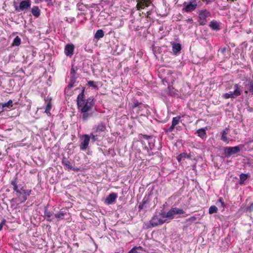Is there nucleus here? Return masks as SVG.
<instances>
[{"label": "nucleus", "mask_w": 253, "mask_h": 253, "mask_svg": "<svg viewBox=\"0 0 253 253\" xmlns=\"http://www.w3.org/2000/svg\"><path fill=\"white\" fill-rule=\"evenodd\" d=\"M211 15V13L207 10H202L199 13V22L201 25H205L208 21V18Z\"/></svg>", "instance_id": "nucleus-6"}, {"label": "nucleus", "mask_w": 253, "mask_h": 253, "mask_svg": "<svg viewBox=\"0 0 253 253\" xmlns=\"http://www.w3.org/2000/svg\"><path fill=\"white\" fill-rule=\"evenodd\" d=\"M209 26L213 30L218 31L220 29L219 24L215 20L211 21Z\"/></svg>", "instance_id": "nucleus-17"}, {"label": "nucleus", "mask_w": 253, "mask_h": 253, "mask_svg": "<svg viewBox=\"0 0 253 253\" xmlns=\"http://www.w3.org/2000/svg\"><path fill=\"white\" fill-rule=\"evenodd\" d=\"M142 106H144V105H143L141 103L139 102L138 101H135L134 102V104L132 106V108H134L137 107H142Z\"/></svg>", "instance_id": "nucleus-34"}, {"label": "nucleus", "mask_w": 253, "mask_h": 253, "mask_svg": "<svg viewBox=\"0 0 253 253\" xmlns=\"http://www.w3.org/2000/svg\"><path fill=\"white\" fill-rule=\"evenodd\" d=\"M11 184L13 187V190L16 192L17 199L20 203H22L25 202L27 200L28 197L31 194V190H26L24 189V187L22 185L18 184L16 178L11 180Z\"/></svg>", "instance_id": "nucleus-2"}, {"label": "nucleus", "mask_w": 253, "mask_h": 253, "mask_svg": "<svg viewBox=\"0 0 253 253\" xmlns=\"http://www.w3.org/2000/svg\"><path fill=\"white\" fill-rule=\"evenodd\" d=\"M233 88L234 90L233 91H232V93L233 96V98H236L241 94L242 89L241 88L240 85L237 84H234Z\"/></svg>", "instance_id": "nucleus-14"}, {"label": "nucleus", "mask_w": 253, "mask_h": 253, "mask_svg": "<svg viewBox=\"0 0 253 253\" xmlns=\"http://www.w3.org/2000/svg\"><path fill=\"white\" fill-rule=\"evenodd\" d=\"M250 90L253 91V82H251L250 85Z\"/></svg>", "instance_id": "nucleus-43"}, {"label": "nucleus", "mask_w": 253, "mask_h": 253, "mask_svg": "<svg viewBox=\"0 0 253 253\" xmlns=\"http://www.w3.org/2000/svg\"><path fill=\"white\" fill-rule=\"evenodd\" d=\"M184 213V211L182 209L173 208L167 212L166 216L169 219H173L174 215L181 214Z\"/></svg>", "instance_id": "nucleus-8"}, {"label": "nucleus", "mask_w": 253, "mask_h": 253, "mask_svg": "<svg viewBox=\"0 0 253 253\" xmlns=\"http://www.w3.org/2000/svg\"><path fill=\"white\" fill-rule=\"evenodd\" d=\"M12 100H9L8 102L4 103L2 104V107L3 108L7 107L8 108H10L12 106Z\"/></svg>", "instance_id": "nucleus-32"}, {"label": "nucleus", "mask_w": 253, "mask_h": 253, "mask_svg": "<svg viewBox=\"0 0 253 253\" xmlns=\"http://www.w3.org/2000/svg\"><path fill=\"white\" fill-rule=\"evenodd\" d=\"M84 91V89H83L78 95L77 102L78 109L82 114V119L85 121L92 115V113H90V111L94 104V101L92 97H89L85 100Z\"/></svg>", "instance_id": "nucleus-1"}, {"label": "nucleus", "mask_w": 253, "mask_h": 253, "mask_svg": "<svg viewBox=\"0 0 253 253\" xmlns=\"http://www.w3.org/2000/svg\"><path fill=\"white\" fill-rule=\"evenodd\" d=\"M180 157H182L183 160L185 159H189L190 158V156L185 153L180 154Z\"/></svg>", "instance_id": "nucleus-36"}, {"label": "nucleus", "mask_w": 253, "mask_h": 253, "mask_svg": "<svg viewBox=\"0 0 253 253\" xmlns=\"http://www.w3.org/2000/svg\"><path fill=\"white\" fill-rule=\"evenodd\" d=\"M196 1L197 0H189V2L188 4L184 2L183 3V5L184 6L183 9L187 12L194 10L197 6Z\"/></svg>", "instance_id": "nucleus-10"}, {"label": "nucleus", "mask_w": 253, "mask_h": 253, "mask_svg": "<svg viewBox=\"0 0 253 253\" xmlns=\"http://www.w3.org/2000/svg\"><path fill=\"white\" fill-rule=\"evenodd\" d=\"M217 205L219 206L220 205L221 206V207H222L223 208H224L225 207V203H224V202L223 201V200L220 198L217 202Z\"/></svg>", "instance_id": "nucleus-35"}, {"label": "nucleus", "mask_w": 253, "mask_h": 253, "mask_svg": "<svg viewBox=\"0 0 253 253\" xmlns=\"http://www.w3.org/2000/svg\"><path fill=\"white\" fill-rule=\"evenodd\" d=\"M47 2L48 5H52L53 3L52 2V0H45Z\"/></svg>", "instance_id": "nucleus-42"}, {"label": "nucleus", "mask_w": 253, "mask_h": 253, "mask_svg": "<svg viewBox=\"0 0 253 253\" xmlns=\"http://www.w3.org/2000/svg\"><path fill=\"white\" fill-rule=\"evenodd\" d=\"M117 194L115 193H112L109 195L105 199V203L110 205L113 203L117 198Z\"/></svg>", "instance_id": "nucleus-16"}, {"label": "nucleus", "mask_w": 253, "mask_h": 253, "mask_svg": "<svg viewBox=\"0 0 253 253\" xmlns=\"http://www.w3.org/2000/svg\"><path fill=\"white\" fill-rule=\"evenodd\" d=\"M219 51L222 53H224V52L226 51V48L225 47L221 48Z\"/></svg>", "instance_id": "nucleus-45"}, {"label": "nucleus", "mask_w": 253, "mask_h": 253, "mask_svg": "<svg viewBox=\"0 0 253 253\" xmlns=\"http://www.w3.org/2000/svg\"><path fill=\"white\" fill-rule=\"evenodd\" d=\"M44 216L46 218V219L48 220V221H51V219H50V217L52 216V213L49 211H48L47 210V209L46 208L44 210Z\"/></svg>", "instance_id": "nucleus-25"}, {"label": "nucleus", "mask_w": 253, "mask_h": 253, "mask_svg": "<svg viewBox=\"0 0 253 253\" xmlns=\"http://www.w3.org/2000/svg\"><path fill=\"white\" fill-rule=\"evenodd\" d=\"M62 164L64 166V168L66 169H70L74 171L76 170V169L72 166L70 162L68 160V159L65 157L62 158Z\"/></svg>", "instance_id": "nucleus-13"}, {"label": "nucleus", "mask_w": 253, "mask_h": 253, "mask_svg": "<svg viewBox=\"0 0 253 253\" xmlns=\"http://www.w3.org/2000/svg\"><path fill=\"white\" fill-rule=\"evenodd\" d=\"M177 160L178 162H180L182 160H183L182 157H180V155L177 156Z\"/></svg>", "instance_id": "nucleus-46"}, {"label": "nucleus", "mask_w": 253, "mask_h": 253, "mask_svg": "<svg viewBox=\"0 0 253 253\" xmlns=\"http://www.w3.org/2000/svg\"><path fill=\"white\" fill-rule=\"evenodd\" d=\"M30 1L27 0H23L20 2L19 7L15 6V8L16 11L19 12L20 11L27 9L28 8L30 7Z\"/></svg>", "instance_id": "nucleus-12"}, {"label": "nucleus", "mask_w": 253, "mask_h": 253, "mask_svg": "<svg viewBox=\"0 0 253 253\" xmlns=\"http://www.w3.org/2000/svg\"><path fill=\"white\" fill-rule=\"evenodd\" d=\"M248 209H249V210L250 211H252L253 210V203H252L251 204H250V205Z\"/></svg>", "instance_id": "nucleus-40"}, {"label": "nucleus", "mask_w": 253, "mask_h": 253, "mask_svg": "<svg viewBox=\"0 0 253 253\" xmlns=\"http://www.w3.org/2000/svg\"><path fill=\"white\" fill-rule=\"evenodd\" d=\"M181 49V46L179 43H175L172 46V50L173 52L177 53L179 52Z\"/></svg>", "instance_id": "nucleus-22"}, {"label": "nucleus", "mask_w": 253, "mask_h": 253, "mask_svg": "<svg viewBox=\"0 0 253 253\" xmlns=\"http://www.w3.org/2000/svg\"><path fill=\"white\" fill-rule=\"evenodd\" d=\"M197 133L201 138H205L206 137V128H201L198 129L197 130Z\"/></svg>", "instance_id": "nucleus-19"}, {"label": "nucleus", "mask_w": 253, "mask_h": 253, "mask_svg": "<svg viewBox=\"0 0 253 253\" xmlns=\"http://www.w3.org/2000/svg\"><path fill=\"white\" fill-rule=\"evenodd\" d=\"M106 126L103 123L95 126L90 133L91 139L93 141H99L104 136Z\"/></svg>", "instance_id": "nucleus-3"}, {"label": "nucleus", "mask_w": 253, "mask_h": 253, "mask_svg": "<svg viewBox=\"0 0 253 253\" xmlns=\"http://www.w3.org/2000/svg\"><path fill=\"white\" fill-rule=\"evenodd\" d=\"M166 214L164 213L155 214L153 215L150 221V224L151 227H156L159 225L163 224L166 221Z\"/></svg>", "instance_id": "nucleus-5"}, {"label": "nucleus", "mask_w": 253, "mask_h": 253, "mask_svg": "<svg viewBox=\"0 0 253 253\" xmlns=\"http://www.w3.org/2000/svg\"><path fill=\"white\" fill-rule=\"evenodd\" d=\"M81 139L82 141L80 144V149L83 151H85L88 146L89 142L91 139L90 135L84 134L81 137Z\"/></svg>", "instance_id": "nucleus-7"}, {"label": "nucleus", "mask_w": 253, "mask_h": 253, "mask_svg": "<svg viewBox=\"0 0 253 253\" xmlns=\"http://www.w3.org/2000/svg\"><path fill=\"white\" fill-rule=\"evenodd\" d=\"M139 142L144 145V148L148 150L149 148L152 150L154 147V140L150 136L146 135L139 134L138 136V140L134 139L132 144V147Z\"/></svg>", "instance_id": "nucleus-4"}, {"label": "nucleus", "mask_w": 253, "mask_h": 253, "mask_svg": "<svg viewBox=\"0 0 253 253\" xmlns=\"http://www.w3.org/2000/svg\"><path fill=\"white\" fill-rule=\"evenodd\" d=\"M148 204V201L147 199L145 200V198H144L143 200V201L140 203L138 206V209L139 210H141L143 209H145L146 208V205Z\"/></svg>", "instance_id": "nucleus-24"}, {"label": "nucleus", "mask_w": 253, "mask_h": 253, "mask_svg": "<svg viewBox=\"0 0 253 253\" xmlns=\"http://www.w3.org/2000/svg\"><path fill=\"white\" fill-rule=\"evenodd\" d=\"M150 14H151V12H150V11H147V17H148V16H149V15H150Z\"/></svg>", "instance_id": "nucleus-47"}, {"label": "nucleus", "mask_w": 253, "mask_h": 253, "mask_svg": "<svg viewBox=\"0 0 253 253\" xmlns=\"http://www.w3.org/2000/svg\"><path fill=\"white\" fill-rule=\"evenodd\" d=\"M174 127H175L174 126H173V125H171V126L168 129L167 131L169 132H172L173 131Z\"/></svg>", "instance_id": "nucleus-39"}, {"label": "nucleus", "mask_w": 253, "mask_h": 253, "mask_svg": "<svg viewBox=\"0 0 253 253\" xmlns=\"http://www.w3.org/2000/svg\"><path fill=\"white\" fill-rule=\"evenodd\" d=\"M74 49V46L73 44H68L65 47V54L67 56L71 57L73 54Z\"/></svg>", "instance_id": "nucleus-15"}, {"label": "nucleus", "mask_w": 253, "mask_h": 253, "mask_svg": "<svg viewBox=\"0 0 253 253\" xmlns=\"http://www.w3.org/2000/svg\"><path fill=\"white\" fill-rule=\"evenodd\" d=\"M6 222L5 219H3L0 223V231L2 230L3 226L5 225Z\"/></svg>", "instance_id": "nucleus-38"}, {"label": "nucleus", "mask_w": 253, "mask_h": 253, "mask_svg": "<svg viewBox=\"0 0 253 253\" xmlns=\"http://www.w3.org/2000/svg\"><path fill=\"white\" fill-rule=\"evenodd\" d=\"M144 7H151L150 9H152L154 5L152 4L151 0H140L138 1L136 5L137 10L143 9Z\"/></svg>", "instance_id": "nucleus-11"}, {"label": "nucleus", "mask_w": 253, "mask_h": 253, "mask_svg": "<svg viewBox=\"0 0 253 253\" xmlns=\"http://www.w3.org/2000/svg\"><path fill=\"white\" fill-rule=\"evenodd\" d=\"M223 97L225 99H229V98H233V96L232 93V91H230L228 93H225L223 94L222 95Z\"/></svg>", "instance_id": "nucleus-31"}, {"label": "nucleus", "mask_w": 253, "mask_h": 253, "mask_svg": "<svg viewBox=\"0 0 253 253\" xmlns=\"http://www.w3.org/2000/svg\"><path fill=\"white\" fill-rule=\"evenodd\" d=\"M97 83L94 82V81H89L87 82V85L90 86V87H91L94 89H97Z\"/></svg>", "instance_id": "nucleus-26"}, {"label": "nucleus", "mask_w": 253, "mask_h": 253, "mask_svg": "<svg viewBox=\"0 0 253 253\" xmlns=\"http://www.w3.org/2000/svg\"><path fill=\"white\" fill-rule=\"evenodd\" d=\"M74 83V81L73 80H71V83L69 84L68 87L69 88H71L73 86V84Z\"/></svg>", "instance_id": "nucleus-41"}, {"label": "nucleus", "mask_w": 253, "mask_h": 253, "mask_svg": "<svg viewBox=\"0 0 253 253\" xmlns=\"http://www.w3.org/2000/svg\"><path fill=\"white\" fill-rule=\"evenodd\" d=\"M197 219H198V218L195 216H191L189 218L186 219V221L187 222H189V223H192L194 222H195Z\"/></svg>", "instance_id": "nucleus-33"}, {"label": "nucleus", "mask_w": 253, "mask_h": 253, "mask_svg": "<svg viewBox=\"0 0 253 253\" xmlns=\"http://www.w3.org/2000/svg\"><path fill=\"white\" fill-rule=\"evenodd\" d=\"M104 36V32L102 30H98L95 35L94 38L96 39H99Z\"/></svg>", "instance_id": "nucleus-23"}, {"label": "nucleus", "mask_w": 253, "mask_h": 253, "mask_svg": "<svg viewBox=\"0 0 253 253\" xmlns=\"http://www.w3.org/2000/svg\"><path fill=\"white\" fill-rule=\"evenodd\" d=\"M51 108V104H50V103H48L47 104L46 106L45 111V112H46V113H49V111H50V110Z\"/></svg>", "instance_id": "nucleus-37"}, {"label": "nucleus", "mask_w": 253, "mask_h": 253, "mask_svg": "<svg viewBox=\"0 0 253 253\" xmlns=\"http://www.w3.org/2000/svg\"><path fill=\"white\" fill-rule=\"evenodd\" d=\"M32 14L36 17H38L40 15V10L39 7L37 6H34L32 9Z\"/></svg>", "instance_id": "nucleus-20"}, {"label": "nucleus", "mask_w": 253, "mask_h": 253, "mask_svg": "<svg viewBox=\"0 0 253 253\" xmlns=\"http://www.w3.org/2000/svg\"><path fill=\"white\" fill-rule=\"evenodd\" d=\"M21 43V39L18 37L17 36L14 40L13 45L15 46H18Z\"/></svg>", "instance_id": "nucleus-29"}, {"label": "nucleus", "mask_w": 253, "mask_h": 253, "mask_svg": "<svg viewBox=\"0 0 253 253\" xmlns=\"http://www.w3.org/2000/svg\"><path fill=\"white\" fill-rule=\"evenodd\" d=\"M250 177V174L241 173L240 175V184H242Z\"/></svg>", "instance_id": "nucleus-21"}, {"label": "nucleus", "mask_w": 253, "mask_h": 253, "mask_svg": "<svg viewBox=\"0 0 253 253\" xmlns=\"http://www.w3.org/2000/svg\"><path fill=\"white\" fill-rule=\"evenodd\" d=\"M30 0H27V1H30Z\"/></svg>", "instance_id": "nucleus-48"}, {"label": "nucleus", "mask_w": 253, "mask_h": 253, "mask_svg": "<svg viewBox=\"0 0 253 253\" xmlns=\"http://www.w3.org/2000/svg\"><path fill=\"white\" fill-rule=\"evenodd\" d=\"M229 132V129L228 128H226L224 130L221 132V139L224 141L228 142V139L227 137V134Z\"/></svg>", "instance_id": "nucleus-18"}, {"label": "nucleus", "mask_w": 253, "mask_h": 253, "mask_svg": "<svg viewBox=\"0 0 253 253\" xmlns=\"http://www.w3.org/2000/svg\"><path fill=\"white\" fill-rule=\"evenodd\" d=\"M240 151L239 146L227 147L224 148L225 156L227 158L230 157L233 155L238 153Z\"/></svg>", "instance_id": "nucleus-9"}, {"label": "nucleus", "mask_w": 253, "mask_h": 253, "mask_svg": "<svg viewBox=\"0 0 253 253\" xmlns=\"http://www.w3.org/2000/svg\"><path fill=\"white\" fill-rule=\"evenodd\" d=\"M64 215L65 213L63 211H60L58 213H56L55 214V216L58 220H60L64 218Z\"/></svg>", "instance_id": "nucleus-28"}, {"label": "nucleus", "mask_w": 253, "mask_h": 253, "mask_svg": "<svg viewBox=\"0 0 253 253\" xmlns=\"http://www.w3.org/2000/svg\"><path fill=\"white\" fill-rule=\"evenodd\" d=\"M75 74V71L73 69H72L71 70V74L73 77Z\"/></svg>", "instance_id": "nucleus-44"}, {"label": "nucleus", "mask_w": 253, "mask_h": 253, "mask_svg": "<svg viewBox=\"0 0 253 253\" xmlns=\"http://www.w3.org/2000/svg\"><path fill=\"white\" fill-rule=\"evenodd\" d=\"M180 119V117H179V116H177V117L173 118L171 125L174 126H176L179 123Z\"/></svg>", "instance_id": "nucleus-27"}, {"label": "nucleus", "mask_w": 253, "mask_h": 253, "mask_svg": "<svg viewBox=\"0 0 253 253\" xmlns=\"http://www.w3.org/2000/svg\"><path fill=\"white\" fill-rule=\"evenodd\" d=\"M217 211V208L215 206H211L209 210V212L210 214H212L216 213Z\"/></svg>", "instance_id": "nucleus-30"}]
</instances>
